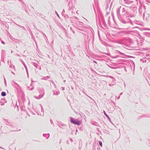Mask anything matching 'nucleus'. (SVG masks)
I'll use <instances>...</instances> for the list:
<instances>
[{
	"instance_id": "1",
	"label": "nucleus",
	"mask_w": 150,
	"mask_h": 150,
	"mask_svg": "<svg viewBox=\"0 0 150 150\" xmlns=\"http://www.w3.org/2000/svg\"><path fill=\"white\" fill-rule=\"evenodd\" d=\"M70 121L72 123L78 125H80L82 122L81 121L76 120L71 117H70Z\"/></svg>"
},
{
	"instance_id": "2",
	"label": "nucleus",
	"mask_w": 150,
	"mask_h": 150,
	"mask_svg": "<svg viewBox=\"0 0 150 150\" xmlns=\"http://www.w3.org/2000/svg\"><path fill=\"white\" fill-rule=\"evenodd\" d=\"M1 95L3 96H4L6 95V93L4 92H2L1 93Z\"/></svg>"
},
{
	"instance_id": "3",
	"label": "nucleus",
	"mask_w": 150,
	"mask_h": 150,
	"mask_svg": "<svg viewBox=\"0 0 150 150\" xmlns=\"http://www.w3.org/2000/svg\"><path fill=\"white\" fill-rule=\"evenodd\" d=\"M99 144L100 146L101 147L102 146V142L101 141H99Z\"/></svg>"
},
{
	"instance_id": "4",
	"label": "nucleus",
	"mask_w": 150,
	"mask_h": 150,
	"mask_svg": "<svg viewBox=\"0 0 150 150\" xmlns=\"http://www.w3.org/2000/svg\"><path fill=\"white\" fill-rule=\"evenodd\" d=\"M104 114H105V115H106L105 114V111H104Z\"/></svg>"
}]
</instances>
